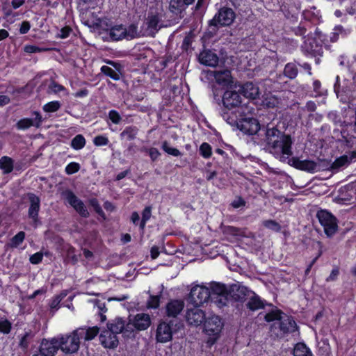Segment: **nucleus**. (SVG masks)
I'll list each match as a JSON object with an SVG mask.
<instances>
[{
    "label": "nucleus",
    "instance_id": "obj_1",
    "mask_svg": "<svg viewBox=\"0 0 356 356\" xmlns=\"http://www.w3.org/2000/svg\"><path fill=\"white\" fill-rule=\"evenodd\" d=\"M266 142L269 145L271 153L280 157L282 161H285L292 154L291 138L289 136L282 134L274 127L267 129Z\"/></svg>",
    "mask_w": 356,
    "mask_h": 356
},
{
    "label": "nucleus",
    "instance_id": "obj_2",
    "mask_svg": "<svg viewBox=\"0 0 356 356\" xmlns=\"http://www.w3.org/2000/svg\"><path fill=\"white\" fill-rule=\"evenodd\" d=\"M265 320L268 322L279 320L280 328L284 334L293 332L297 330L296 323L293 318L283 314L277 309L266 314Z\"/></svg>",
    "mask_w": 356,
    "mask_h": 356
},
{
    "label": "nucleus",
    "instance_id": "obj_3",
    "mask_svg": "<svg viewBox=\"0 0 356 356\" xmlns=\"http://www.w3.org/2000/svg\"><path fill=\"white\" fill-rule=\"evenodd\" d=\"M60 349L66 354H72L78 351L80 339L74 330L69 334H61L57 337Z\"/></svg>",
    "mask_w": 356,
    "mask_h": 356
},
{
    "label": "nucleus",
    "instance_id": "obj_4",
    "mask_svg": "<svg viewBox=\"0 0 356 356\" xmlns=\"http://www.w3.org/2000/svg\"><path fill=\"white\" fill-rule=\"evenodd\" d=\"M222 328V323L218 316H211L205 321L204 330L206 334L209 337L208 342L213 344L218 339L221 330Z\"/></svg>",
    "mask_w": 356,
    "mask_h": 356
},
{
    "label": "nucleus",
    "instance_id": "obj_5",
    "mask_svg": "<svg viewBox=\"0 0 356 356\" xmlns=\"http://www.w3.org/2000/svg\"><path fill=\"white\" fill-rule=\"evenodd\" d=\"M223 105L228 109L237 108L241 113H244L245 111L248 109L247 106L241 105V97L235 89L227 90L222 97Z\"/></svg>",
    "mask_w": 356,
    "mask_h": 356
},
{
    "label": "nucleus",
    "instance_id": "obj_6",
    "mask_svg": "<svg viewBox=\"0 0 356 356\" xmlns=\"http://www.w3.org/2000/svg\"><path fill=\"white\" fill-rule=\"evenodd\" d=\"M317 218L327 236H331L336 232L337 229V219L331 213L325 210H321L317 213Z\"/></svg>",
    "mask_w": 356,
    "mask_h": 356
},
{
    "label": "nucleus",
    "instance_id": "obj_7",
    "mask_svg": "<svg viewBox=\"0 0 356 356\" xmlns=\"http://www.w3.org/2000/svg\"><path fill=\"white\" fill-rule=\"evenodd\" d=\"M210 296L209 288L204 284L194 286L190 293L191 302L195 307H199L207 302Z\"/></svg>",
    "mask_w": 356,
    "mask_h": 356
},
{
    "label": "nucleus",
    "instance_id": "obj_8",
    "mask_svg": "<svg viewBox=\"0 0 356 356\" xmlns=\"http://www.w3.org/2000/svg\"><path fill=\"white\" fill-rule=\"evenodd\" d=\"M211 74L214 77L218 84L227 88V90L238 88L237 83H234L229 70L212 71Z\"/></svg>",
    "mask_w": 356,
    "mask_h": 356
},
{
    "label": "nucleus",
    "instance_id": "obj_9",
    "mask_svg": "<svg viewBox=\"0 0 356 356\" xmlns=\"http://www.w3.org/2000/svg\"><path fill=\"white\" fill-rule=\"evenodd\" d=\"M209 290L211 296H217L216 302L218 307L226 305L227 302L228 290L227 286L221 283H211Z\"/></svg>",
    "mask_w": 356,
    "mask_h": 356
},
{
    "label": "nucleus",
    "instance_id": "obj_10",
    "mask_svg": "<svg viewBox=\"0 0 356 356\" xmlns=\"http://www.w3.org/2000/svg\"><path fill=\"white\" fill-rule=\"evenodd\" d=\"M235 17L234 11L231 8H223L210 21L211 26H229Z\"/></svg>",
    "mask_w": 356,
    "mask_h": 356
},
{
    "label": "nucleus",
    "instance_id": "obj_11",
    "mask_svg": "<svg viewBox=\"0 0 356 356\" xmlns=\"http://www.w3.org/2000/svg\"><path fill=\"white\" fill-rule=\"evenodd\" d=\"M160 20L158 14H149L142 26V35L153 36L160 29Z\"/></svg>",
    "mask_w": 356,
    "mask_h": 356
},
{
    "label": "nucleus",
    "instance_id": "obj_12",
    "mask_svg": "<svg viewBox=\"0 0 356 356\" xmlns=\"http://www.w3.org/2000/svg\"><path fill=\"white\" fill-rule=\"evenodd\" d=\"M238 128L243 133L249 135L256 134L260 129L258 120L253 118H245L237 122Z\"/></svg>",
    "mask_w": 356,
    "mask_h": 356
},
{
    "label": "nucleus",
    "instance_id": "obj_13",
    "mask_svg": "<svg viewBox=\"0 0 356 356\" xmlns=\"http://www.w3.org/2000/svg\"><path fill=\"white\" fill-rule=\"evenodd\" d=\"M67 202L83 217H87L89 214L83 202L79 199L72 191H67L63 193Z\"/></svg>",
    "mask_w": 356,
    "mask_h": 356
},
{
    "label": "nucleus",
    "instance_id": "obj_14",
    "mask_svg": "<svg viewBox=\"0 0 356 356\" xmlns=\"http://www.w3.org/2000/svg\"><path fill=\"white\" fill-rule=\"evenodd\" d=\"M58 343L57 337L50 340H42L40 347V355L42 356H54L60 348Z\"/></svg>",
    "mask_w": 356,
    "mask_h": 356
},
{
    "label": "nucleus",
    "instance_id": "obj_15",
    "mask_svg": "<svg viewBox=\"0 0 356 356\" xmlns=\"http://www.w3.org/2000/svg\"><path fill=\"white\" fill-rule=\"evenodd\" d=\"M303 52L311 56H321L322 54L321 46L318 43L316 38L308 37L302 45Z\"/></svg>",
    "mask_w": 356,
    "mask_h": 356
},
{
    "label": "nucleus",
    "instance_id": "obj_16",
    "mask_svg": "<svg viewBox=\"0 0 356 356\" xmlns=\"http://www.w3.org/2000/svg\"><path fill=\"white\" fill-rule=\"evenodd\" d=\"M99 340L106 348H113L118 344L117 334L108 328L101 332Z\"/></svg>",
    "mask_w": 356,
    "mask_h": 356
},
{
    "label": "nucleus",
    "instance_id": "obj_17",
    "mask_svg": "<svg viewBox=\"0 0 356 356\" xmlns=\"http://www.w3.org/2000/svg\"><path fill=\"white\" fill-rule=\"evenodd\" d=\"M151 324L150 317L147 314H138L132 318L129 319V325H132L138 330L147 329Z\"/></svg>",
    "mask_w": 356,
    "mask_h": 356
},
{
    "label": "nucleus",
    "instance_id": "obj_18",
    "mask_svg": "<svg viewBox=\"0 0 356 356\" xmlns=\"http://www.w3.org/2000/svg\"><path fill=\"white\" fill-rule=\"evenodd\" d=\"M205 315L204 313L198 308V307H195L193 309H190L187 311L186 313V320L188 323L191 325L197 326L200 325L204 320Z\"/></svg>",
    "mask_w": 356,
    "mask_h": 356
},
{
    "label": "nucleus",
    "instance_id": "obj_19",
    "mask_svg": "<svg viewBox=\"0 0 356 356\" xmlns=\"http://www.w3.org/2000/svg\"><path fill=\"white\" fill-rule=\"evenodd\" d=\"M172 332L170 324L162 322L161 323L156 330V340L161 343H165L171 340Z\"/></svg>",
    "mask_w": 356,
    "mask_h": 356
},
{
    "label": "nucleus",
    "instance_id": "obj_20",
    "mask_svg": "<svg viewBox=\"0 0 356 356\" xmlns=\"http://www.w3.org/2000/svg\"><path fill=\"white\" fill-rule=\"evenodd\" d=\"M34 119L24 118L18 121L17 127L18 129L25 130L32 126L39 127L42 123V116L38 112H34Z\"/></svg>",
    "mask_w": 356,
    "mask_h": 356
},
{
    "label": "nucleus",
    "instance_id": "obj_21",
    "mask_svg": "<svg viewBox=\"0 0 356 356\" xmlns=\"http://www.w3.org/2000/svg\"><path fill=\"white\" fill-rule=\"evenodd\" d=\"M199 61L203 65L215 67L218 63V57L210 50H204L199 55Z\"/></svg>",
    "mask_w": 356,
    "mask_h": 356
},
{
    "label": "nucleus",
    "instance_id": "obj_22",
    "mask_svg": "<svg viewBox=\"0 0 356 356\" xmlns=\"http://www.w3.org/2000/svg\"><path fill=\"white\" fill-rule=\"evenodd\" d=\"M239 88L246 98L254 99L259 95V88L252 82L245 83L243 86H239Z\"/></svg>",
    "mask_w": 356,
    "mask_h": 356
},
{
    "label": "nucleus",
    "instance_id": "obj_23",
    "mask_svg": "<svg viewBox=\"0 0 356 356\" xmlns=\"http://www.w3.org/2000/svg\"><path fill=\"white\" fill-rule=\"evenodd\" d=\"M184 302L182 300H171L166 306L167 314L169 316H177L184 309Z\"/></svg>",
    "mask_w": 356,
    "mask_h": 356
},
{
    "label": "nucleus",
    "instance_id": "obj_24",
    "mask_svg": "<svg viewBox=\"0 0 356 356\" xmlns=\"http://www.w3.org/2000/svg\"><path fill=\"white\" fill-rule=\"evenodd\" d=\"M29 199L31 204L29 209V216L34 221H36L40 209V199L34 194H29Z\"/></svg>",
    "mask_w": 356,
    "mask_h": 356
},
{
    "label": "nucleus",
    "instance_id": "obj_25",
    "mask_svg": "<svg viewBox=\"0 0 356 356\" xmlns=\"http://www.w3.org/2000/svg\"><path fill=\"white\" fill-rule=\"evenodd\" d=\"M76 334L79 336V339H84L86 341L93 339L99 332L97 327H92L89 328H79L75 330Z\"/></svg>",
    "mask_w": 356,
    "mask_h": 356
},
{
    "label": "nucleus",
    "instance_id": "obj_26",
    "mask_svg": "<svg viewBox=\"0 0 356 356\" xmlns=\"http://www.w3.org/2000/svg\"><path fill=\"white\" fill-rule=\"evenodd\" d=\"M125 321L122 318H115L107 324V328L118 334L121 333L124 329L129 330V323L127 325V327H125Z\"/></svg>",
    "mask_w": 356,
    "mask_h": 356
},
{
    "label": "nucleus",
    "instance_id": "obj_27",
    "mask_svg": "<svg viewBox=\"0 0 356 356\" xmlns=\"http://www.w3.org/2000/svg\"><path fill=\"white\" fill-rule=\"evenodd\" d=\"M355 158L356 154L354 153H352L350 156L347 155L341 156L334 161L331 168L332 170H338L341 168L348 166Z\"/></svg>",
    "mask_w": 356,
    "mask_h": 356
},
{
    "label": "nucleus",
    "instance_id": "obj_28",
    "mask_svg": "<svg viewBox=\"0 0 356 356\" xmlns=\"http://www.w3.org/2000/svg\"><path fill=\"white\" fill-rule=\"evenodd\" d=\"M106 63L113 66L115 70H113L108 66L104 65L101 67L102 72L114 80H119L120 78V73L118 68V64L111 60L106 61Z\"/></svg>",
    "mask_w": 356,
    "mask_h": 356
},
{
    "label": "nucleus",
    "instance_id": "obj_29",
    "mask_svg": "<svg viewBox=\"0 0 356 356\" xmlns=\"http://www.w3.org/2000/svg\"><path fill=\"white\" fill-rule=\"evenodd\" d=\"M264 306V303L263 300L254 293H252V296L250 297L247 303L248 308L254 311L263 308Z\"/></svg>",
    "mask_w": 356,
    "mask_h": 356
},
{
    "label": "nucleus",
    "instance_id": "obj_30",
    "mask_svg": "<svg viewBox=\"0 0 356 356\" xmlns=\"http://www.w3.org/2000/svg\"><path fill=\"white\" fill-rule=\"evenodd\" d=\"M14 167V161L12 158L4 156L0 159V169L3 174L10 173Z\"/></svg>",
    "mask_w": 356,
    "mask_h": 356
},
{
    "label": "nucleus",
    "instance_id": "obj_31",
    "mask_svg": "<svg viewBox=\"0 0 356 356\" xmlns=\"http://www.w3.org/2000/svg\"><path fill=\"white\" fill-rule=\"evenodd\" d=\"M125 27L122 25H117L111 29L110 35L114 40H119L125 38Z\"/></svg>",
    "mask_w": 356,
    "mask_h": 356
},
{
    "label": "nucleus",
    "instance_id": "obj_32",
    "mask_svg": "<svg viewBox=\"0 0 356 356\" xmlns=\"http://www.w3.org/2000/svg\"><path fill=\"white\" fill-rule=\"evenodd\" d=\"M188 6L185 0H170V10L175 14L181 13Z\"/></svg>",
    "mask_w": 356,
    "mask_h": 356
},
{
    "label": "nucleus",
    "instance_id": "obj_33",
    "mask_svg": "<svg viewBox=\"0 0 356 356\" xmlns=\"http://www.w3.org/2000/svg\"><path fill=\"white\" fill-rule=\"evenodd\" d=\"M294 356H312V353L303 343H298L293 350Z\"/></svg>",
    "mask_w": 356,
    "mask_h": 356
},
{
    "label": "nucleus",
    "instance_id": "obj_34",
    "mask_svg": "<svg viewBox=\"0 0 356 356\" xmlns=\"http://www.w3.org/2000/svg\"><path fill=\"white\" fill-rule=\"evenodd\" d=\"M138 128L136 127H127L121 133L120 136L122 138H126L128 140H133L136 138L138 134Z\"/></svg>",
    "mask_w": 356,
    "mask_h": 356
},
{
    "label": "nucleus",
    "instance_id": "obj_35",
    "mask_svg": "<svg viewBox=\"0 0 356 356\" xmlns=\"http://www.w3.org/2000/svg\"><path fill=\"white\" fill-rule=\"evenodd\" d=\"M85 145V138L81 134L76 135L71 142V147L76 150L81 149Z\"/></svg>",
    "mask_w": 356,
    "mask_h": 356
},
{
    "label": "nucleus",
    "instance_id": "obj_36",
    "mask_svg": "<svg viewBox=\"0 0 356 356\" xmlns=\"http://www.w3.org/2000/svg\"><path fill=\"white\" fill-rule=\"evenodd\" d=\"M262 104L267 108H274L279 104V100L275 96L268 94L262 100Z\"/></svg>",
    "mask_w": 356,
    "mask_h": 356
},
{
    "label": "nucleus",
    "instance_id": "obj_37",
    "mask_svg": "<svg viewBox=\"0 0 356 356\" xmlns=\"http://www.w3.org/2000/svg\"><path fill=\"white\" fill-rule=\"evenodd\" d=\"M67 295V291H63L60 294L55 296L49 303L51 309L57 310L60 301Z\"/></svg>",
    "mask_w": 356,
    "mask_h": 356
},
{
    "label": "nucleus",
    "instance_id": "obj_38",
    "mask_svg": "<svg viewBox=\"0 0 356 356\" xmlns=\"http://www.w3.org/2000/svg\"><path fill=\"white\" fill-rule=\"evenodd\" d=\"M125 38L127 40H131L140 35L137 30V26L134 24H131L128 27H125Z\"/></svg>",
    "mask_w": 356,
    "mask_h": 356
},
{
    "label": "nucleus",
    "instance_id": "obj_39",
    "mask_svg": "<svg viewBox=\"0 0 356 356\" xmlns=\"http://www.w3.org/2000/svg\"><path fill=\"white\" fill-rule=\"evenodd\" d=\"M284 75L290 79H293L298 74V70L294 64L288 63L284 70Z\"/></svg>",
    "mask_w": 356,
    "mask_h": 356
},
{
    "label": "nucleus",
    "instance_id": "obj_40",
    "mask_svg": "<svg viewBox=\"0 0 356 356\" xmlns=\"http://www.w3.org/2000/svg\"><path fill=\"white\" fill-rule=\"evenodd\" d=\"M60 103L58 101H52L43 106V110L47 113H54L60 108Z\"/></svg>",
    "mask_w": 356,
    "mask_h": 356
},
{
    "label": "nucleus",
    "instance_id": "obj_41",
    "mask_svg": "<svg viewBox=\"0 0 356 356\" xmlns=\"http://www.w3.org/2000/svg\"><path fill=\"white\" fill-rule=\"evenodd\" d=\"M299 168L304 170L312 172L316 169L317 165L315 162L312 161H303L300 162Z\"/></svg>",
    "mask_w": 356,
    "mask_h": 356
},
{
    "label": "nucleus",
    "instance_id": "obj_42",
    "mask_svg": "<svg viewBox=\"0 0 356 356\" xmlns=\"http://www.w3.org/2000/svg\"><path fill=\"white\" fill-rule=\"evenodd\" d=\"M162 149L164 152H165L167 154L174 156H179L181 155V152L179 149L177 148L171 147L169 145L168 142L164 141L162 143Z\"/></svg>",
    "mask_w": 356,
    "mask_h": 356
},
{
    "label": "nucleus",
    "instance_id": "obj_43",
    "mask_svg": "<svg viewBox=\"0 0 356 356\" xmlns=\"http://www.w3.org/2000/svg\"><path fill=\"white\" fill-rule=\"evenodd\" d=\"M232 291L234 292L236 291L238 293L236 294H234V296H236L235 299L236 300L243 299L249 292L248 289L243 286H235L234 287L232 288Z\"/></svg>",
    "mask_w": 356,
    "mask_h": 356
},
{
    "label": "nucleus",
    "instance_id": "obj_44",
    "mask_svg": "<svg viewBox=\"0 0 356 356\" xmlns=\"http://www.w3.org/2000/svg\"><path fill=\"white\" fill-rule=\"evenodd\" d=\"M24 238L25 233L24 232H19L12 238L10 246L12 248H17L23 242Z\"/></svg>",
    "mask_w": 356,
    "mask_h": 356
},
{
    "label": "nucleus",
    "instance_id": "obj_45",
    "mask_svg": "<svg viewBox=\"0 0 356 356\" xmlns=\"http://www.w3.org/2000/svg\"><path fill=\"white\" fill-rule=\"evenodd\" d=\"M11 323L6 318H0V332L8 334L11 330Z\"/></svg>",
    "mask_w": 356,
    "mask_h": 356
},
{
    "label": "nucleus",
    "instance_id": "obj_46",
    "mask_svg": "<svg viewBox=\"0 0 356 356\" xmlns=\"http://www.w3.org/2000/svg\"><path fill=\"white\" fill-rule=\"evenodd\" d=\"M200 154L204 158H209L211 156V147L207 143H203L200 147Z\"/></svg>",
    "mask_w": 356,
    "mask_h": 356
},
{
    "label": "nucleus",
    "instance_id": "obj_47",
    "mask_svg": "<svg viewBox=\"0 0 356 356\" xmlns=\"http://www.w3.org/2000/svg\"><path fill=\"white\" fill-rule=\"evenodd\" d=\"M151 217V209L146 207L143 211L142 220L140 224V227L143 229L145 227L146 222L149 220Z\"/></svg>",
    "mask_w": 356,
    "mask_h": 356
},
{
    "label": "nucleus",
    "instance_id": "obj_48",
    "mask_svg": "<svg viewBox=\"0 0 356 356\" xmlns=\"http://www.w3.org/2000/svg\"><path fill=\"white\" fill-rule=\"evenodd\" d=\"M3 10L5 18L10 22H13L15 19V17L18 16V13H13L10 8L3 7Z\"/></svg>",
    "mask_w": 356,
    "mask_h": 356
},
{
    "label": "nucleus",
    "instance_id": "obj_49",
    "mask_svg": "<svg viewBox=\"0 0 356 356\" xmlns=\"http://www.w3.org/2000/svg\"><path fill=\"white\" fill-rule=\"evenodd\" d=\"M80 169V165L78 163L71 162L65 167V172L67 175H72L78 172Z\"/></svg>",
    "mask_w": 356,
    "mask_h": 356
},
{
    "label": "nucleus",
    "instance_id": "obj_50",
    "mask_svg": "<svg viewBox=\"0 0 356 356\" xmlns=\"http://www.w3.org/2000/svg\"><path fill=\"white\" fill-rule=\"evenodd\" d=\"M159 306V297L157 296H150L147 301L148 308L156 309Z\"/></svg>",
    "mask_w": 356,
    "mask_h": 356
},
{
    "label": "nucleus",
    "instance_id": "obj_51",
    "mask_svg": "<svg viewBox=\"0 0 356 356\" xmlns=\"http://www.w3.org/2000/svg\"><path fill=\"white\" fill-rule=\"evenodd\" d=\"M93 143L97 146H104L108 143V139L106 136H98L94 138Z\"/></svg>",
    "mask_w": 356,
    "mask_h": 356
},
{
    "label": "nucleus",
    "instance_id": "obj_52",
    "mask_svg": "<svg viewBox=\"0 0 356 356\" xmlns=\"http://www.w3.org/2000/svg\"><path fill=\"white\" fill-rule=\"evenodd\" d=\"M264 225L266 227L275 232L280 231L281 228L280 225L274 220H266L264 222Z\"/></svg>",
    "mask_w": 356,
    "mask_h": 356
},
{
    "label": "nucleus",
    "instance_id": "obj_53",
    "mask_svg": "<svg viewBox=\"0 0 356 356\" xmlns=\"http://www.w3.org/2000/svg\"><path fill=\"white\" fill-rule=\"evenodd\" d=\"M108 117L109 119L112 121V122L116 124H119L121 120L120 115L117 111L114 110H112L109 112Z\"/></svg>",
    "mask_w": 356,
    "mask_h": 356
},
{
    "label": "nucleus",
    "instance_id": "obj_54",
    "mask_svg": "<svg viewBox=\"0 0 356 356\" xmlns=\"http://www.w3.org/2000/svg\"><path fill=\"white\" fill-rule=\"evenodd\" d=\"M43 257V254L40 252H36L31 256L30 257V261L33 264H39Z\"/></svg>",
    "mask_w": 356,
    "mask_h": 356
},
{
    "label": "nucleus",
    "instance_id": "obj_55",
    "mask_svg": "<svg viewBox=\"0 0 356 356\" xmlns=\"http://www.w3.org/2000/svg\"><path fill=\"white\" fill-rule=\"evenodd\" d=\"M49 88L51 89V90L55 93H58V92H62V91H65V88L56 83V82H52L50 86H49Z\"/></svg>",
    "mask_w": 356,
    "mask_h": 356
},
{
    "label": "nucleus",
    "instance_id": "obj_56",
    "mask_svg": "<svg viewBox=\"0 0 356 356\" xmlns=\"http://www.w3.org/2000/svg\"><path fill=\"white\" fill-rule=\"evenodd\" d=\"M24 50L26 53L32 54L35 52H40L45 50L44 49H40L35 45H26L24 48Z\"/></svg>",
    "mask_w": 356,
    "mask_h": 356
},
{
    "label": "nucleus",
    "instance_id": "obj_57",
    "mask_svg": "<svg viewBox=\"0 0 356 356\" xmlns=\"http://www.w3.org/2000/svg\"><path fill=\"white\" fill-rule=\"evenodd\" d=\"M149 155L152 161L156 160L160 156V152L156 148L151 147L148 149Z\"/></svg>",
    "mask_w": 356,
    "mask_h": 356
},
{
    "label": "nucleus",
    "instance_id": "obj_58",
    "mask_svg": "<svg viewBox=\"0 0 356 356\" xmlns=\"http://www.w3.org/2000/svg\"><path fill=\"white\" fill-rule=\"evenodd\" d=\"M31 26L29 22L24 21L22 23L19 32L21 34H25L30 30Z\"/></svg>",
    "mask_w": 356,
    "mask_h": 356
},
{
    "label": "nucleus",
    "instance_id": "obj_59",
    "mask_svg": "<svg viewBox=\"0 0 356 356\" xmlns=\"http://www.w3.org/2000/svg\"><path fill=\"white\" fill-rule=\"evenodd\" d=\"M244 205L245 201L241 197H237L232 202V206L236 209L241 207Z\"/></svg>",
    "mask_w": 356,
    "mask_h": 356
},
{
    "label": "nucleus",
    "instance_id": "obj_60",
    "mask_svg": "<svg viewBox=\"0 0 356 356\" xmlns=\"http://www.w3.org/2000/svg\"><path fill=\"white\" fill-rule=\"evenodd\" d=\"M71 31V29L69 27H64L61 29L60 33H58V36L60 38H66L69 36L70 33Z\"/></svg>",
    "mask_w": 356,
    "mask_h": 356
},
{
    "label": "nucleus",
    "instance_id": "obj_61",
    "mask_svg": "<svg viewBox=\"0 0 356 356\" xmlns=\"http://www.w3.org/2000/svg\"><path fill=\"white\" fill-rule=\"evenodd\" d=\"M25 0H12L11 6L13 9H17L24 5Z\"/></svg>",
    "mask_w": 356,
    "mask_h": 356
},
{
    "label": "nucleus",
    "instance_id": "obj_62",
    "mask_svg": "<svg viewBox=\"0 0 356 356\" xmlns=\"http://www.w3.org/2000/svg\"><path fill=\"white\" fill-rule=\"evenodd\" d=\"M28 336H29V334L26 333L22 337L20 342H19V346L21 348H26L28 347V346H29V342L27 340Z\"/></svg>",
    "mask_w": 356,
    "mask_h": 356
},
{
    "label": "nucleus",
    "instance_id": "obj_63",
    "mask_svg": "<svg viewBox=\"0 0 356 356\" xmlns=\"http://www.w3.org/2000/svg\"><path fill=\"white\" fill-rule=\"evenodd\" d=\"M10 102L9 97L6 95H0V106L8 104Z\"/></svg>",
    "mask_w": 356,
    "mask_h": 356
},
{
    "label": "nucleus",
    "instance_id": "obj_64",
    "mask_svg": "<svg viewBox=\"0 0 356 356\" xmlns=\"http://www.w3.org/2000/svg\"><path fill=\"white\" fill-rule=\"evenodd\" d=\"M227 232H230L231 234L235 236L241 235V231L234 227H229L227 228Z\"/></svg>",
    "mask_w": 356,
    "mask_h": 356
}]
</instances>
